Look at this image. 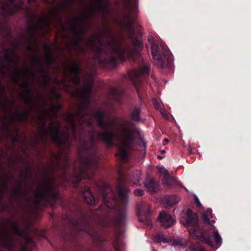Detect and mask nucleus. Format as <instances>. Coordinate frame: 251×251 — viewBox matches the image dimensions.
Returning <instances> with one entry per match:
<instances>
[{
    "mask_svg": "<svg viewBox=\"0 0 251 251\" xmlns=\"http://www.w3.org/2000/svg\"><path fill=\"white\" fill-rule=\"evenodd\" d=\"M140 107L135 106L132 114V119L134 121H139L140 119Z\"/></svg>",
    "mask_w": 251,
    "mask_h": 251,
    "instance_id": "nucleus-27",
    "label": "nucleus"
},
{
    "mask_svg": "<svg viewBox=\"0 0 251 251\" xmlns=\"http://www.w3.org/2000/svg\"><path fill=\"white\" fill-rule=\"evenodd\" d=\"M13 140L15 141H17V137H13Z\"/></svg>",
    "mask_w": 251,
    "mask_h": 251,
    "instance_id": "nucleus-38",
    "label": "nucleus"
},
{
    "mask_svg": "<svg viewBox=\"0 0 251 251\" xmlns=\"http://www.w3.org/2000/svg\"><path fill=\"white\" fill-rule=\"evenodd\" d=\"M83 0H69V2L70 3H74L76 1H78L79 3H81Z\"/></svg>",
    "mask_w": 251,
    "mask_h": 251,
    "instance_id": "nucleus-34",
    "label": "nucleus"
},
{
    "mask_svg": "<svg viewBox=\"0 0 251 251\" xmlns=\"http://www.w3.org/2000/svg\"><path fill=\"white\" fill-rule=\"evenodd\" d=\"M120 234V233H117L115 235V239L113 245L115 251H120V242L119 240Z\"/></svg>",
    "mask_w": 251,
    "mask_h": 251,
    "instance_id": "nucleus-29",
    "label": "nucleus"
},
{
    "mask_svg": "<svg viewBox=\"0 0 251 251\" xmlns=\"http://www.w3.org/2000/svg\"><path fill=\"white\" fill-rule=\"evenodd\" d=\"M204 223L208 224L211 226H214L213 224L215 223V221L213 220V216L212 215V210L208 208L205 211L201 214Z\"/></svg>",
    "mask_w": 251,
    "mask_h": 251,
    "instance_id": "nucleus-19",
    "label": "nucleus"
},
{
    "mask_svg": "<svg viewBox=\"0 0 251 251\" xmlns=\"http://www.w3.org/2000/svg\"><path fill=\"white\" fill-rule=\"evenodd\" d=\"M96 2V5H90L84 9L80 16L72 18L69 21V26L70 32L73 34L69 39L68 44L70 48L77 53H83L85 48L80 45L81 42H84L82 36L88 28V25L84 23L92 17L96 16L97 11L104 17L109 10V0H93Z\"/></svg>",
    "mask_w": 251,
    "mask_h": 251,
    "instance_id": "nucleus-3",
    "label": "nucleus"
},
{
    "mask_svg": "<svg viewBox=\"0 0 251 251\" xmlns=\"http://www.w3.org/2000/svg\"><path fill=\"white\" fill-rule=\"evenodd\" d=\"M21 0H0V30L5 27V15L11 14L22 8Z\"/></svg>",
    "mask_w": 251,
    "mask_h": 251,
    "instance_id": "nucleus-6",
    "label": "nucleus"
},
{
    "mask_svg": "<svg viewBox=\"0 0 251 251\" xmlns=\"http://www.w3.org/2000/svg\"><path fill=\"white\" fill-rule=\"evenodd\" d=\"M0 245L9 251H12L14 248L12 237L8 234L5 227H3L2 232L0 233Z\"/></svg>",
    "mask_w": 251,
    "mask_h": 251,
    "instance_id": "nucleus-11",
    "label": "nucleus"
},
{
    "mask_svg": "<svg viewBox=\"0 0 251 251\" xmlns=\"http://www.w3.org/2000/svg\"><path fill=\"white\" fill-rule=\"evenodd\" d=\"M150 68L147 63H144L139 70H132L128 72V75L136 87L137 93L140 91V81L139 77L145 75H148Z\"/></svg>",
    "mask_w": 251,
    "mask_h": 251,
    "instance_id": "nucleus-8",
    "label": "nucleus"
},
{
    "mask_svg": "<svg viewBox=\"0 0 251 251\" xmlns=\"http://www.w3.org/2000/svg\"><path fill=\"white\" fill-rule=\"evenodd\" d=\"M43 49L45 52V60L47 65H50L54 61V58L50 52V45L45 43L43 46Z\"/></svg>",
    "mask_w": 251,
    "mask_h": 251,
    "instance_id": "nucleus-18",
    "label": "nucleus"
},
{
    "mask_svg": "<svg viewBox=\"0 0 251 251\" xmlns=\"http://www.w3.org/2000/svg\"><path fill=\"white\" fill-rule=\"evenodd\" d=\"M164 141H165V142H168V140L167 139H164Z\"/></svg>",
    "mask_w": 251,
    "mask_h": 251,
    "instance_id": "nucleus-39",
    "label": "nucleus"
},
{
    "mask_svg": "<svg viewBox=\"0 0 251 251\" xmlns=\"http://www.w3.org/2000/svg\"><path fill=\"white\" fill-rule=\"evenodd\" d=\"M193 233L200 241L206 243L211 247H213L214 244L211 240L209 235L205 232H203L201 229H194Z\"/></svg>",
    "mask_w": 251,
    "mask_h": 251,
    "instance_id": "nucleus-15",
    "label": "nucleus"
},
{
    "mask_svg": "<svg viewBox=\"0 0 251 251\" xmlns=\"http://www.w3.org/2000/svg\"><path fill=\"white\" fill-rule=\"evenodd\" d=\"M74 225L76 229L87 232L92 237L96 238L98 240L103 241L96 231L90 228V223L86 219H82L79 222L76 221L74 223Z\"/></svg>",
    "mask_w": 251,
    "mask_h": 251,
    "instance_id": "nucleus-9",
    "label": "nucleus"
},
{
    "mask_svg": "<svg viewBox=\"0 0 251 251\" xmlns=\"http://www.w3.org/2000/svg\"><path fill=\"white\" fill-rule=\"evenodd\" d=\"M104 204L112 203L116 201V197L112 188L107 183L100 187Z\"/></svg>",
    "mask_w": 251,
    "mask_h": 251,
    "instance_id": "nucleus-10",
    "label": "nucleus"
},
{
    "mask_svg": "<svg viewBox=\"0 0 251 251\" xmlns=\"http://www.w3.org/2000/svg\"><path fill=\"white\" fill-rule=\"evenodd\" d=\"M21 189V184L19 183L16 186L11 188L10 191L13 195L18 196L20 194Z\"/></svg>",
    "mask_w": 251,
    "mask_h": 251,
    "instance_id": "nucleus-28",
    "label": "nucleus"
},
{
    "mask_svg": "<svg viewBox=\"0 0 251 251\" xmlns=\"http://www.w3.org/2000/svg\"><path fill=\"white\" fill-rule=\"evenodd\" d=\"M121 93L116 88H111L109 91V96L116 101L120 100Z\"/></svg>",
    "mask_w": 251,
    "mask_h": 251,
    "instance_id": "nucleus-24",
    "label": "nucleus"
},
{
    "mask_svg": "<svg viewBox=\"0 0 251 251\" xmlns=\"http://www.w3.org/2000/svg\"><path fill=\"white\" fill-rule=\"evenodd\" d=\"M134 194L137 197L142 196L144 195V192L140 189H137L134 191Z\"/></svg>",
    "mask_w": 251,
    "mask_h": 251,
    "instance_id": "nucleus-31",
    "label": "nucleus"
},
{
    "mask_svg": "<svg viewBox=\"0 0 251 251\" xmlns=\"http://www.w3.org/2000/svg\"><path fill=\"white\" fill-rule=\"evenodd\" d=\"M104 35L103 32L95 33L87 42V45L94 52V59H97L100 65L113 64L117 59L124 60L139 55V52L136 50L132 49L130 45L121 42L110 33L108 40L104 44Z\"/></svg>",
    "mask_w": 251,
    "mask_h": 251,
    "instance_id": "nucleus-2",
    "label": "nucleus"
},
{
    "mask_svg": "<svg viewBox=\"0 0 251 251\" xmlns=\"http://www.w3.org/2000/svg\"><path fill=\"white\" fill-rule=\"evenodd\" d=\"M166 52L165 47L161 44H153L151 46V54L154 63L159 67L163 66Z\"/></svg>",
    "mask_w": 251,
    "mask_h": 251,
    "instance_id": "nucleus-7",
    "label": "nucleus"
},
{
    "mask_svg": "<svg viewBox=\"0 0 251 251\" xmlns=\"http://www.w3.org/2000/svg\"><path fill=\"white\" fill-rule=\"evenodd\" d=\"M141 173L139 171H137L134 173L131 178V181L136 185H138L140 182Z\"/></svg>",
    "mask_w": 251,
    "mask_h": 251,
    "instance_id": "nucleus-26",
    "label": "nucleus"
},
{
    "mask_svg": "<svg viewBox=\"0 0 251 251\" xmlns=\"http://www.w3.org/2000/svg\"><path fill=\"white\" fill-rule=\"evenodd\" d=\"M16 47L17 45L14 44L0 52L7 72L5 73L3 69H1L0 72L3 75L10 77L15 83L23 78L20 86L27 89L21 93V97L25 103L30 105L33 103V105L23 111L11 114L10 123L7 124L6 127L8 129L10 124L27 120L30 113L34 112L37 115L38 125L37 140L44 144L50 136L51 140L60 147V151L53 156L55 162L45 167L41 182H55L53 173L58 171L63 173L67 169L69 165L67 155L71 145L70 130L75 138H76L77 130L79 136L84 135L87 137L79 147V158L75 162V166L79 165V169L75 171L74 175L77 181L82 179H91L93 176L92 169L97 167L99 160L96 153L90 154L88 150L92 148L96 139L108 146L114 145L119 146V151L115 155L123 162V123L115 124V120L111 119L109 114L104 110L98 109L93 111L90 107L89 97L94 74L87 72L82 88H73L70 85L71 81L75 85L79 82L81 62L77 60L63 64V77L61 81L55 79L54 83L65 91L80 98L82 102L78 104L76 113L66 114L64 131L60 133V124L57 121H52L47 129L46 120L57 118L56 110L61 107L60 104L53 101L59 99L60 94L55 88L52 87L49 90L47 98L38 92L37 98L34 100L31 90L28 88L30 80L34 81L35 75L30 69L19 68L20 59L16 53Z\"/></svg>",
    "mask_w": 251,
    "mask_h": 251,
    "instance_id": "nucleus-1",
    "label": "nucleus"
},
{
    "mask_svg": "<svg viewBox=\"0 0 251 251\" xmlns=\"http://www.w3.org/2000/svg\"><path fill=\"white\" fill-rule=\"evenodd\" d=\"M155 239L158 242H164L166 243L167 242V239H166L163 234H159L155 236Z\"/></svg>",
    "mask_w": 251,
    "mask_h": 251,
    "instance_id": "nucleus-30",
    "label": "nucleus"
},
{
    "mask_svg": "<svg viewBox=\"0 0 251 251\" xmlns=\"http://www.w3.org/2000/svg\"><path fill=\"white\" fill-rule=\"evenodd\" d=\"M157 219L160 225L165 228L172 226L175 222L172 216L165 211L160 213Z\"/></svg>",
    "mask_w": 251,
    "mask_h": 251,
    "instance_id": "nucleus-14",
    "label": "nucleus"
},
{
    "mask_svg": "<svg viewBox=\"0 0 251 251\" xmlns=\"http://www.w3.org/2000/svg\"><path fill=\"white\" fill-rule=\"evenodd\" d=\"M30 175H31V172H30V168H29V167H26V168L25 169V172L24 174L23 175L24 178H26L28 176H29Z\"/></svg>",
    "mask_w": 251,
    "mask_h": 251,
    "instance_id": "nucleus-32",
    "label": "nucleus"
},
{
    "mask_svg": "<svg viewBox=\"0 0 251 251\" xmlns=\"http://www.w3.org/2000/svg\"><path fill=\"white\" fill-rule=\"evenodd\" d=\"M50 22L47 15H40L34 25L31 28L28 27V31L31 33L29 44L27 46L29 51L35 52V54L31 57V61L33 65L37 66L39 68L37 73L40 74L42 77L43 86L46 87L49 85L51 81V77L48 75V69L44 67L42 60V55L39 54L37 51L39 49V45L36 36H43L47 33L50 29Z\"/></svg>",
    "mask_w": 251,
    "mask_h": 251,
    "instance_id": "nucleus-4",
    "label": "nucleus"
},
{
    "mask_svg": "<svg viewBox=\"0 0 251 251\" xmlns=\"http://www.w3.org/2000/svg\"><path fill=\"white\" fill-rule=\"evenodd\" d=\"M141 42L139 41H136V47L139 48L141 46Z\"/></svg>",
    "mask_w": 251,
    "mask_h": 251,
    "instance_id": "nucleus-36",
    "label": "nucleus"
},
{
    "mask_svg": "<svg viewBox=\"0 0 251 251\" xmlns=\"http://www.w3.org/2000/svg\"><path fill=\"white\" fill-rule=\"evenodd\" d=\"M8 182V178L7 176H3L0 181V193L3 194L7 190V183Z\"/></svg>",
    "mask_w": 251,
    "mask_h": 251,
    "instance_id": "nucleus-23",
    "label": "nucleus"
},
{
    "mask_svg": "<svg viewBox=\"0 0 251 251\" xmlns=\"http://www.w3.org/2000/svg\"><path fill=\"white\" fill-rule=\"evenodd\" d=\"M211 234L215 240V244L217 246H220L222 244V239L218 231H213L211 232Z\"/></svg>",
    "mask_w": 251,
    "mask_h": 251,
    "instance_id": "nucleus-25",
    "label": "nucleus"
},
{
    "mask_svg": "<svg viewBox=\"0 0 251 251\" xmlns=\"http://www.w3.org/2000/svg\"><path fill=\"white\" fill-rule=\"evenodd\" d=\"M117 190L120 201L123 203L129 202L130 201L128 195L129 191L127 187L120 184L117 188Z\"/></svg>",
    "mask_w": 251,
    "mask_h": 251,
    "instance_id": "nucleus-16",
    "label": "nucleus"
},
{
    "mask_svg": "<svg viewBox=\"0 0 251 251\" xmlns=\"http://www.w3.org/2000/svg\"><path fill=\"white\" fill-rule=\"evenodd\" d=\"M186 218L184 226L187 227L192 226L194 228L197 227L199 224L198 217L197 214L191 209H188L186 213Z\"/></svg>",
    "mask_w": 251,
    "mask_h": 251,
    "instance_id": "nucleus-13",
    "label": "nucleus"
},
{
    "mask_svg": "<svg viewBox=\"0 0 251 251\" xmlns=\"http://www.w3.org/2000/svg\"><path fill=\"white\" fill-rule=\"evenodd\" d=\"M180 198L176 195L165 196L162 201V204H176L180 201Z\"/></svg>",
    "mask_w": 251,
    "mask_h": 251,
    "instance_id": "nucleus-21",
    "label": "nucleus"
},
{
    "mask_svg": "<svg viewBox=\"0 0 251 251\" xmlns=\"http://www.w3.org/2000/svg\"><path fill=\"white\" fill-rule=\"evenodd\" d=\"M44 2H46L47 3H51L53 2L54 0H43Z\"/></svg>",
    "mask_w": 251,
    "mask_h": 251,
    "instance_id": "nucleus-37",
    "label": "nucleus"
},
{
    "mask_svg": "<svg viewBox=\"0 0 251 251\" xmlns=\"http://www.w3.org/2000/svg\"><path fill=\"white\" fill-rule=\"evenodd\" d=\"M2 107L5 110H6L8 107H9L10 109L9 106L5 102L2 104Z\"/></svg>",
    "mask_w": 251,
    "mask_h": 251,
    "instance_id": "nucleus-35",
    "label": "nucleus"
},
{
    "mask_svg": "<svg viewBox=\"0 0 251 251\" xmlns=\"http://www.w3.org/2000/svg\"><path fill=\"white\" fill-rule=\"evenodd\" d=\"M118 205L119 206L116 208V215L118 222H120L124 219L126 216V208L125 206H121V205Z\"/></svg>",
    "mask_w": 251,
    "mask_h": 251,
    "instance_id": "nucleus-22",
    "label": "nucleus"
},
{
    "mask_svg": "<svg viewBox=\"0 0 251 251\" xmlns=\"http://www.w3.org/2000/svg\"><path fill=\"white\" fill-rule=\"evenodd\" d=\"M137 215L140 222H147L148 225H151V221L147 219V215L151 213V210L148 205H138L137 207Z\"/></svg>",
    "mask_w": 251,
    "mask_h": 251,
    "instance_id": "nucleus-12",
    "label": "nucleus"
},
{
    "mask_svg": "<svg viewBox=\"0 0 251 251\" xmlns=\"http://www.w3.org/2000/svg\"><path fill=\"white\" fill-rule=\"evenodd\" d=\"M125 7L122 11L123 24L130 34L133 32V23L137 11V0H122Z\"/></svg>",
    "mask_w": 251,
    "mask_h": 251,
    "instance_id": "nucleus-5",
    "label": "nucleus"
},
{
    "mask_svg": "<svg viewBox=\"0 0 251 251\" xmlns=\"http://www.w3.org/2000/svg\"><path fill=\"white\" fill-rule=\"evenodd\" d=\"M144 186L151 192H155L158 188L157 183H155L151 177L146 179L144 182Z\"/></svg>",
    "mask_w": 251,
    "mask_h": 251,
    "instance_id": "nucleus-20",
    "label": "nucleus"
},
{
    "mask_svg": "<svg viewBox=\"0 0 251 251\" xmlns=\"http://www.w3.org/2000/svg\"><path fill=\"white\" fill-rule=\"evenodd\" d=\"M199 206L201 207L202 206L201 204H200V205H198Z\"/></svg>",
    "mask_w": 251,
    "mask_h": 251,
    "instance_id": "nucleus-40",
    "label": "nucleus"
},
{
    "mask_svg": "<svg viewBox=\"0 0 251 251\" xmlns=\"http://www.w3.org/2000/svg\"><path fill=\"white\" fill-rule=\"evenodd\" d=\"M193 199L194 200V201L196 203V204H201L200 201L198 199V198L197 197L196 195H193Z\"/></svg>",
    "mask_w": 251,
    "mask_h": 251,
    "instance_id": "nucleus-33",
    "label": "nucleus"
},
{
    "mask_svg": "<svg viewBox=\"0 0 251 251\" xmlns=\"http://www.w3.org/2000/svg\"><path fill=\"white\" fill-rule=\"evenodd\" d=\"M82 194L87 204H94L95 202L94 197L89 187H84L82 190Z\"/></svg>",
    "mask_w": 251,
    "mask_h": 251,
    "instance_id": "nucleus-17",
    "label": "nucleus"
}]
</instances>
